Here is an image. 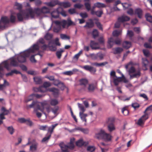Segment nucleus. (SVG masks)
<instances>
[{"label": "nucleus", "instance_id": "ea45409f", "mask_svg": "<svg viewBox=\"0 0 152 152\" xmlns=\"http://www.w3.org/2000/svg\"><path fill=\"white\" fill-rule=\"evenodd\" d=\"M51 136L50 134L49 135L47 134L45 135V136L42 140V142H48L50 139Z\"/></svg>", "mask_w": 152, "mask_h": 152}, {"label": "nucleus", "instance_id": "412c9836", "mask_svg": "<svg viewBox=\"0 0 152 152\" xmlns=\"http://www.w3.org/2000/svg\"><path fill=\"white\" fill-rule=\"evenodd\" d=\"M44 4L49 7H53L55 6L56 5H58V1L56 0L54 1L53 2H45L44 3Z\"/></svg>", "mask_w": 152, "mask_h": 152}, {"label": "nucleus", "instance_id": "a878e982", "mask_svg": "<svg viewBox=\"0 0 152 152\" xmlns=\"http://www.w3.org/2000/svg\"><path fill=\"white\" fill-rule=\"evenodd\" d=\"M122 45L123 48L128 49L131 47V42L126 41L123 42Z\"/></svg>", "mask_w": 152, "mask_h": 152}, {"label": "nucleus", "instance_id": "2f4dec72", "mask_svg": "<svg viewBox=\"0 0 152 152\" xmlns=\"http://www.w3.org/2000/svg\"><path fill=\"white\" fill-rule=\"evenodd\" d=\"M34 81L36 84H40L42 83V80L41 78L39 77H34Z\"/></svg>", "mask_w": 152, "mask_h": 152}, {"label": "nucleus", "instance_id": "f3484780", "mask_svg": "<svg viewBox=\"0 0 152 152\" xmlns=\"http://www.w3.org/2000/svg\"><path fill=\"white\" fill-rule=\"evenodd\" d=\"M112 136L111 135L106 133L105 132L104 135L103 137L102 140L106 142H109L111 140Z\"/></svg>", "mask_w": 152, "mask_h": 152}, {"label": "nucleus", "instance_id": "13d9d810", "mask_svg": "<svg viewBox=\"0 0 152 152\" xmlns=\"http://www.w3.org/2000/svg\"><path fill=\"white\" fill-rule=\"evenodd\" d=\"M78 107L80 108V110L81 111V112H80V113H83L85 111V109L83 106L80 103H78Z\"/></svg>", "mask_w": 152, "mask_h": 152}, {"label": "nucleus", "instance_id": "6e6552de", "mask_svg": "<svg viewBox=\"0 0 152 152\" xmlns=\"http://www.w3.org/2000/svg\"><path fill=\"white\" fill-rule=\"evenodd\" d=\"M9 62L10 65L16 67L19 65V63L16 57L10 59Z\"/></svg>", "mask_w": 152, "mask_h": 152}, {"label": "nucleus", "instance_id": "2eb2a0df", "mask_svg": "<svg viewBox=\"0 0 152 152\" xmlns=\"http://www.w3.org/2000/svg\"><path fill=\"white\" fill-rule=\"evenodd\" d=\"M83 68L85 70L88 71L91 73H95L96 71L95 68L89 65L84 66L83 67Z\"/></svg>", "mask_w": 152, "mask_h": 152}, {"label": "nucleus", "instance_id": "39448f33", "mask_svg": "<svg viewBox=\"0 0 152 152\" xmlns=\"http://www.w3.org/2000/svg\"><path fill=\"white\" fill-rule=\"evenodd\" d=\"M9 22V20L7 17H2L0 20V31L4 30L7 27V25Z\"/></svg>", "mask_w": 152, "mask_h": 152}, {"label": "nucleus", "instance_id": "393cba45", "mask_svg": "<svg viewBox=\"0 0 152 152\" xmlns=\"http://www.w3.org/2000/svg\"><path fill=\"white\" fill-rule=\"evenodd\" d=\"M20 73V72L15 69L12 70L11 71L9 72L6 74L5 75L6 77H8L14 74H18Z\"/></svg>", "mask_w": 152, "mask_h": 152}, {"label": "nucleus", "instance_id": "603ef678", "mask_svg": "<svg viewBox=\"0 0 152 152\" xmlns=\"http://www.w3.org/2000/svg\"><path fill=\"white\" fill-rule=\"evenodd\" d=\"M59 11H60V14H61L63 16L66 17L67 15L66 12L64 11L63 9L61 7H58Z\"/></svg>", "mask_w": 152, "mask_h": 152}, {"label": "nucleus", "instance_id": "4c0bfd02", "mask_svg": "<svg viewBox=\"0 0 152 152\" xmlns=\"http://www.w3.org/2000/svg\"><path fill=\"white\" fill-rule=\"evenodd\" d=\"M64 51L63 49H61L59 51H58L56 52V55L58 59H60L61 58L62 54Z\"/></svg>", "mask_w": 152, "mask_h": 152}, {"label": "nucleus", "instance_id": "3c124183", "mask_svg": "<svg viewBox=\"0 0 152 152\" xmlns=\"http://www.w3.org/2000/svg\"><path fill=\"white\" fill-rule=\"evenodd\" d=\"M94 5L98 8L104 7L105 6L104 4L99 2H97L95 3Z\"/></svg>", "mask_w": 152, "mask_h": 152}, {"label": "nucleus", "instance_id": "72a5a7b5", "mask_svg": "<svg viewBox=\"0 0 152 152\" xmlns=\"http://www.w3.org/2000/svg\"><path fill=\"white\" fill-rule=\"evenodd\" d=\"M33 11L34 12V13L38 15H39L42 14L41 8L40 9L38 8H36L34 9V11L33 10Z\"/></svg>", "mask_w": 152, "mask_h": 152}, {"label": "nucleus", "instance_id": "c756f323", "mask_svg": "<svg viewBox=\"0 0 152 152\" xmlns=\"http://www.w3.org/2000/svg\"><path fill=\"white\" fill-rule=\"evenodd\" d=\"M38 144L35 143L31 145L30 147V151L31 152H35L37 150Z\"/></svg>", "mask_w": 152, "mask_h": 152}, {"label": "nucleus", "instance_id": "5fc2aeb1", "mask_svg": "<svg viewBox=\"0 0 152 152\" xmlns=\"http://www.w3.org/2000/svg\"><path fill=\"white\" fill-rule=\"evenodd\" d=\"M60 37L61 39H70V37L67 36L66 35L64 34H60Z\"/></svg>", "mask_w": 152, "mask_h": 152}, {"label": "nucleus", "instance_id": "052dcab7", "mask_svg": "<svg viewBox=\"0 0 152 152\" xmlns=\"http://www.w3.org/2000/svg\"><path fill=\"white\" fill-rule=\"evenodd\" d=\"M50 91L53 92L54 95H57L58 94V89L55 88H50Z\"/></svg>", "mask_w": 152, "mask_h": 152}, {"label": "nucleus", "instance_id": "7ed1b4c3", "mask_svg": "<svg viewBox=\"0 0 152 152\" xmlns=\"http://www.w3.org/2000/svg\"><path fill=\"white\" fill-rule=\"evenodd\" d=\"M75 140L74 138H71L70 139V143L68 145H65L63 142L60 143L59 146L62 152H68V149H73L74 147V142Z\"/></svg>", "mask_w": 152, "mask_h": 152}, {"label": "nucleus", "instance_id": "c85d7f7f", "mask_svg": "<svg viewBox=\"0 0 152 152\" xmlns=\"http://www.w3.org/2000/svg\"><path fill=\"white\" fill-rule=\"evenodd\" d=\"M89 21L90 22H86V24L84 26V27H87L88 28H91L93 27L94 26V23L91 19H90Z\"/></svg>", "mask_w": 152, "mask_h": 152}, {"label": "nucleus", "instance_id": "37998d69", "mask_svg": "<svg viewBox=\"0 0 152 152\" xmlns=\"http://www.w3.org/2000/svg\"><path fill=\"white\" fill-rule=\"evenodd\" d=\"M3 65L4 67L7 69L9 71L10 70L9 65H10L9 62L7 61H4L3 63Z\"/></svg>", "mask_w": 152, "mask_h": 152}, {"label": "nucleus", "instance_id": "9d476101", "mask_svg": "<svg viewBox=\"0 0 152 152\" xmlns=\"http://www.w3.org/2000/svg\"><path fill=\"white\" fill-rule=\"evenodd\" d=\"M39 46L37 44H34L32 47H31L28 50H26L27 52L30 55L31 53H34L35 51L39 50Z\"/></svg>", "mask_w": 152, "mask_h": 152}, {"label": "nucleus", "instance_id": "f257e3e1", "mask_svg": "<svg viewBox=\"0 0 152 152\" xmlns=\"http://www.w3.org/2000/svg\"><path fill=\"white\" fill-rule=\"evenodd\" d=\"M35 105L37 107L35 109L36 111L37 110V109L39 110L45 115H46V114L44 112L45 109H46L48 113H49L50 112V107L46 101L40 102L34 101L31 104L27 105V108H31L33 107Z\"/></svg>", "mask_w": 152, "mask_h": 152}, {"label": "nucleus", "instance_id": "c03bdc74", "mask_svg": "<svg viewBox=\"0 0 152 152\" xmlns=\"http://www.w3.org/2000/svg\"><path fill=\"white\" fill-rule=\"evenodd\" d=\"M84 144V142L82 140H79L76 142V145L79 147H81Z\"/></svg>", "mask_w": 152, "mask_h": 152}, {"label": "nucleus", "instance_id": "bb28decb", "mask_svg": "<svg viewBox=\"0 0 152 152\" xmlns=\"http://www.w3.org/2000/svg\"><path fill=\"white\" fill-rule=\"evenodd\" d=\"M53 41L51 40L49 42L48 48H49L50 51H55L57 50V48L56 47L53 45H50L53 43Z\"/></svg>", "mask_w": 152, "mask_h": 152}, {"label": "nucleus", "instance_id": "e433bc0d", "mask_svg": "<svg viewBox=\"0 0 152 152\" xmlns=\"http://www.w3.org/2000/svg\"><path fill=\"white\" fill-rule=\"evenodd\" d=\"M121 32L122 31L121 30H116L113 32V35L114 37H117L121 34Z\"/></svg>", "mask_w": 152, "mask_h": 152}, {"label": "nucleus", "instance_id": "7c9ffc66", "mask_svg": "<svg viewBox=\"0 0 152 152\" xmlns=\"http://www.w3.org/2000/svg\"><path fill=\"white\" fill-rule=\"evenodd\" d=\"M123 51V49L120 47H117L114 49L113 53L115 54L120 53Z\"/></svg>", "mask_w": 152, "mask_h": 152}, {"label": "nucleus", "instance_id": "680f3d73", "mask_svg": "<svg viewBox=\"0 0 152 152\" xmlns=\"http://www.w3.org/2000/svg\"><path fill=\"white\" fill-rule=\"evenodd\" d=\"M82 52H83L82 50L80 51L78 53L75 54L74 56L73 57V58L76 59L77 60L81 54H82Z\"/></svg>", "mask_w": 152, "mask_h": 152}, {"label": "nucleus", "instance_id": "6ab92c4d", "mask_svg": "<svg viewBox=\"0 0 152 152\" xmlns=\"http://www.w3.org/2000/svg\"><path fill=\"white\" fill-rule=\"evenodd\" d=\"M18 120L20 123H26L27 124L30 126L32 125V122L29 119H26L24 118H19Z\"/></svg>", "mask_w": 152, "mask_h": 152}, {"label": "nucleus", "instance_id": "4468645a", "mask_svg": "<svg viewBox=\"0 0 152 152\" xmlns=\"http://www.w3.org/2000/svg\"><path fill=\"white\" fill-rule=\"evenodd\" d=\"M105 133L104 130L101 129L98 133H96L95 137L98 139H102Z\"/></svg>", "mask_w": 152, "mask_h": 152}, {"label": "nucleus", "instance_id": "5701e85b", "mask_svg": "<svg viewBox=\"0 0 152 152\" xmlns=\"http://www.w3.org/2000/svg\"><path fill=\"white\" fill-rule=\"evenodd\" d=\"M58 5L65 8L70 7L71 6L70 3L68 2H60L58 1Z\"/></svg>", "mask_w": 152, "mask_h": 152}, {"label": "nucleus", "instance_id": "b1692460", "mask_svg": "<svg viewBox=\"0 0 152 152\" xmlns=\"http://www.w3.org/2000/svg\"><path fill=\"white\" fill-rule=\"evenodd\" d=\"M122 81L121 77H116L113 78V82L115 85L117 86L119 83Z\"/></svg>", "mask_w": 152, "mask_h": 152}, {"label": "nucleus", "instance_id": "79ce46f5", "mask_svg": "<svg viewBox=\"0 0 152 152\" xmlns=\"http://www.w3.org/2000/svg\"><path fill=\"white\" fill-rule=\"evenodd\" d=\"M42 13L45 14L49 12V9L46 7H43L41 8Z\"/></svg>", "mask_w": 152, "mask_h": 152}, {"label": "nucleus", "instance_id": "f03ea898", "mask_svg": "<svg viewBox=\"0 0 152 152\" xmlns=\"http://www.w3.org/2000/svg\"><path fill=\"white\" fill-rule=\"evenodd\" d=\"M18 20L19 21H22L24 20H27L29 17L33 18L34 17V12L31 8L27 9L26 11H22L17 14Z\"/></svg>", "mask_w": 152, "mask_h": 152}, {"label": "nucleus", "instance_id": "58836bf2", "mask_svg": "<svg viewBox=\"0 0 152 152\" xmlns=\"http://www.w3.org/2000/svg\"><path fill=\"white\" fill-rule=\"evenodd\" d=\"M145 17L146 20L150 22H152V16L149 13H147L145 14Z\"/></svg>", "mask_w": 152, "mask_h": 152}, {"label": "nucleus", "instance_id": "6e6d98bb", "mask_svg": "<svg viewBox=\"0 0 152 152\" xmlns=\"http://www.w3.org/2000/svg\"><path fill=\"white\" fill-rule=\"evenodd\" d=\"M92 34L94 38L98 37L99 35L98 31L96 29H94L93 31Z\"/></svg>", "mask_w": 152, "mask_h": 152}, {"label": "nucleus", "instance_id": "49530a36", "mask_svg": "<svg viewBox=\"0 0 152 152\" xmlns=\"http://www.w3.org/2000/svg\"><path fill=\"white\" fill-rule=\"evenodd\" d=\"M7 129L10 134H12L15 132V129L13 126H10L7 127Z\"/></svg>", "mask_w": 152, "mask_h": 152}, {"label": "nucleus", "instance_id": "c9c22d12", "mask_svg": "<svg viewBox=\"0 0 152 152\" xmlns=\"http://www.w3.org/2000/svg\"><path fill=\"white\" fill-rule=\"evenodd\" d=\"M108 62L106 61L100 63L96 62L94 63L93 65L97 66H104L105 65L108 64Z\"/></svg>", "mask_w": 152, "mask_h": 152}, {"label": "nucleus", "instance_id": "aec40b11", "mask_svg": "<svg viewBox=\"0 0 152 152\" xmlns=\"http://www.w3.org/2000/svg\"><path fill=\"white\" fill-rule=\"evenodd\" d=\"M130 18L127 16H122L118 18V20L122 23L128 21L130 20Z\"/></svg>", "mask_w": 152, "mask_h": 152}, {"label": "nucleus", "instance_id": "4be33fe9", "mask_svg": "<svg viewBox=\"0 0 152 152\" xmlns=\"http://www.w3.org/2000/svg\"><path fill=\"white\" fill-rule=\"evenodd\" d=\"M58 125V124H56L54 125H52L51 126H50L48 128V133H47L48 134H50L51 136L53 132V130L55 127Z\"/></svg>", "mask_w": 152, "mask_h": 152}, {"label": "nucleus", "instance_id": "0e129e2a", "mask_svg": "<svg viewBox=\"0 0 152 152\" xmlns=\"http://www.w3.org/2000/svg\"><path fill=\"white\" fill-rule=\"evenodd\" d=\"M135 69L134 67L133 66H132L129 70V75H131L130 74L134 73L135 72Z\"/></svg>", "mask_w": 152, "mask_h": 152}, {"label": "nucleus", "instance_id": "bf43d9fd", "mask_svg": "<svg viewBox=\"0 0 152 152\" xmlns=\"http://www.w3.org/2000/svg\"><path fill=\"white\" fill-rule=\"evenodd\" d=\"M16 20V17L12 15H11L10 18V22L12 23H14L15 22Z\"/></svg>", "mask_w": 152, "mask_h": 152}, {"label": "nucleus", "instance_id": "20e7f679", "mask_svg": "<svg viewBox=\"0 0 152 152\" xmlns=\"http://www.w3.org/2000/svg\"><path fill=\"white\" fill-rule=\"evenodd\" d=\"M29 56V54L26 50L20 53L16 57L19 63H24L26 61V58Z\"/></svg>", "mask_w": 152, "mask_h": 152}, {"label": "nucleus", "instance_id": "e2e57ef3", "mask_svg": "<svg viewBox=\"0 0 152 152\" xmlns=\"http://www.w3.org/2000/svg\"><path fill=\"white\" fill-rule=\"evenodd\" d=\"M145 122V121L140 118L138 120L137 124L138 125L141 126L144 124Z\"/></svg>", "mask_w": 152, "mask_h": 152}, {"label": "nucleus", "instance_id": "f8f14e48", "mask_svg": "<svg viewBox=\"0 0 152 152\" xmlns=\"http://www.w3.org/2000/svg\"><path fill=\"white\" fill-rule=\"evenodd\" d=\"M134 14L137 16L139 18L141 19L142 18L143 12L141 9L138 8L135 9Z\"/></svg>", "mask_w": 152, "mask_h": 152}, {"label": "nucleus", "instance_id": "1a4fd4ad", "mask_svg": "<svg viewBox=\"0 0 152 152\" xmlns=\"http://www.w3.org/2000/svg\"><path fill=\"white\" fill-rule=\"evenodd\" d=\"M107 129L109 132H111L114 131L115 128L113 121H111V119H109L107 122Z\"/></svg>", "mask_w": 152, "mask_h": 152}, {"label": "nucleus", "instance_id": "a19ab883", "mask_svg": "<svg viewBox=\"0 0 152 152\" xmlns=\"http://www.w3.org/2000/svg\"><path fill=\"white\" fill-rule=\"evenodd\" d=\"M53 37V35L49 33H47L45 36V38L47 40H49L51 39Z\"/></svg>", "mask_w": 152, "mask_h": 152}, {"label": "nucleus", "instance_id": "338daca9", "mask_svg": "<svg viewBox=\"0 0 152 152\" xmlns=\"http://www.w3.org/2000/svg\"><path fill=\"white\" fill-rule=\"evenodd\" d=\"M51 86V84L49 82H44L43 85L42 86L43 87L45 88H47L48 87Z\"/></svg>", "mask_w": 152, "mask_h": 152}, {"label": "nucleus", "instance_id": "423d86ee", "mask_svg": "<svg viewBox=\"0 0 152 152\" xmlns=\"http://www.w3.org/2000/svg\"><path fill=\"white\" fill-rule=\"evenodd\" d=\"M89 56L93 60H96L99 59L102 60L104 58V55L101 52L97 53L96 54L94 53L90 54Z\"/></svg>", "mask_w": 152, "mask_h": 152}, {"label": "nucleus", "instance_id": "f704fd0d", "mask_svg": "<svg viewBox=\"0 0 152 152\" xmlns=\"http://www.w3.org/2000/svg\"><path fill=\"white\" fill-rule=\"evenodd\" d=\"M80 84L81 85H83L86 86L88 84V81L86 79H82L80 80Z\"/></svg>", "mask_w": 152, "mask_h": 152}, {"label": "nucleus", "instance_id": "864d4df0", "mask_svg": "<svg viewBox=\"0 0 152 152\" xmlns=\"http://www.w3.org/2000/svg\"><path fill=\"white\" fill-rule=\"evenodd\" d=\"M37 107V106L35 105L34 106V107H34V111L36 113L37 116L38 118H39L41 117L42 114L41 113L38 112V111L39 110L37 109L36 111L35 110V109Z\"/></svg>", "mask_w": 152, "mask_h": 152}, {"label": "nucleus", "instance_id": "473e14b6", "mask_svg": "<svg viewBox=\"0 0 152 152\" xmlns=\"http://www.w3.org/2000/svg\"><path fill=\"white\" fill-rule=\"evenodd\" d=\"M144 114L142 115L140 118L145 122L146 120L148 119L149 118V115L148 113L147 112H145V111L144 112Z\"/></svg>", "mask_w": 152, "mask_h": 152}, {"label": "nucleus", "instance_id": "774afa93", "mask_svg": "<svg viewBox=\"0 0 152 152\" xmlns=\"http://www.w3.org/2000/svg\"><path fill=\"white\" fill-rule=\"evenodd\" d=\"M95 150V147L93 146H88L87 148V150L91 152H93Z\"/></svg>", "mask_w": 152, "mask_h": 152}, {"label": "nucleus", "instance_id": "a211bd4d", "mask_svg": "<svg viewBox=\"0 0 152 152\" xmlns=\"http://www.w3.org/2000/svg\"><path fill=\"white\" fill-rule=\"evenodd\" d=\"M60 14V11L58 8H57L56 10L53 11L51 13V16L54 18H57L59 17Z\"/></svg>", "mask_w": 152, "mask_h": 152}, {"label": "nucleus", "instance_id": "69168bd1", "mask_svg": "<svg viewBox=\"0 0 152 152\" xmlns=\"http://www.w3.org/2000/svg\"><path fill=\"white\" fill-rule=\"evenodd\" d=\"M15 6L17 7L16 9L18 10H21L22 7V4L17 2L15 3Z\"/></svg>", "mask_w": 152, "mask_h": 152}, {"label": "nucleus", "instance_id": "4d7b16f0", "mask_svg": "<svg viewBox=\"0 0 152 152\" xmlns=\"http://www.w3.org/2000/svg\"><path fill=\"white\" fill-rule=\"evenodd\" d=\"M84 5L87 11H89L91 10V4L88 2H85Z\"/></svg>", "mask_w": 152, "mask_h": 152}, {"label": "nucleus", "instance_id": "09e8293b", "mask_svg": "<svg viewBox=\"0 0 152 152\" xmlns=\"http://www.w3.org/2000/svg\"><path fill=\"white\" fill-rule=\"evenodd\" d=\"M140 71H138L136 73L133 74L132 75H130V77L133 78L134 77H139L140 75Z\"/></svg>", "mask_w": 152, "mask_h": 152}, {"label": "nucleus", "instance_id": "9b49d317", "mask_svg": "<svg viewBox=\"0 0 152 152\" xmlns=\"http://www.w3.org/2000/svg\"><path fill=\"white\" fill-rule=\"evenodd\" d=\"M1 113H0V117L2 119H5L4 116L8 115L10 113L9 110H7L6 108L3 107L1 108Z\"/></svg>", "mask_w": 152, "mask_h": 152}, {"label": "nucleus", "instance_id": "a18cd8bd", "mask_svg": "<svg viewBox=\"0 0 152 152\" xmlns=\"http://www.w3.org/2000/svg\"><path fill=\"white\" fill-rule=\"evenodd\" d=\"M122 113L125 115H128L129 114V111L127 109V107H125L123 108L122 110Z\"/></svg>", "mask_w": 152, "mask_h": 152}, {"label": "nucleus", "instance_id": "dca6fc26", "mask_svg": "<svg viewBox=\"0 0 152 152\" xmlns=\"http://www.w3.org/2000/svg\"><path fill=\"white\" fill-rule=\"evenodd\" d=\"M62 23L63 25L65 26L67 24L68 26H69L71 25H74V23L71 21L70 18H68L67 20H63L62 21Z\"/></svg>", "mask_w": 152, "mask_h": 152}, {"label": "nucleus", "instance_id": "0eeeda50", "mask_svg": "<svg viewBox=\"0 0 152 152\" xmlns=\"http://www.w3.org/2000/svg\"><path fill=\"white\" fill-rule=\"evenodd\" d=\"M121 41L119 39H117L115 40L112 37H111L108 39V45L109 46H110V48H111L114 44L119 45L121 44Z\"/></svg>", "mask_w": 152, "mask_h": 152}, {"label": "nucleus", "instance_id": "de8ad7c7", "mask_svg": "<svg viewBox=\"0 0 152 152\" xmlns=\"http://www.w3.org/2000/svg\"><path fill=\"white\" fill-rule=\"evenodd\" d=\"M34 95H33V94H31L30 95H29L28 97L25 100V102L26 103H27L28 102L32 100L34 98Z\"/></svg>", "mask_w": 152, "mask_h": 152}, {"label": "nucleus", "instance_id": "8fccbe9b", "mask_svg": "<svg viewBox=\"0 0 152 152\" xmlns=\"http://www.w3.org/2000/svg\"><path fill=\"white\" fill-rule=\"evenodd\" d=\"M50 104L52 106H55L58 104V102L56 99H52L50 101Z\"/></svg>", "mask_w": 152, "mask_h": 152}, {"label": "nucleus", "instance_id": "cd10ccee", "mask_svg": "<svg viewBox=\"0 0 152 152\" xmlns=\"http://www.w3.org/2000/svg\"><path fill=\"white\" fill-rule=\"evenodd\" d=\"M96 88V86L94 84H90L88 85V91L89 92H93Z\"/></svg>", "mask_w": 152, "mask_h": 152}, {"label": "nucleus", "instance_id": "ddd939ff", "mask_svg": "<svg viewBox=\"0 0 152 152\" xmlns=\"http://www.w3.org/2000/svg\"><path fill=\"white\" fill-rule=\"evenodd\" d=\"M90 46L92 50H97L100 48L99 43L94 41H91Z\"/></svg>", "mask_w": 152, "mask_h": 152}]
</instances>
